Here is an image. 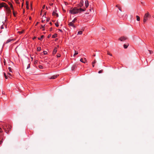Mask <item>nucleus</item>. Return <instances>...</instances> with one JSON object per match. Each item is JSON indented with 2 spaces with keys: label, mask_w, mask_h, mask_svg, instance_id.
<instances>
[{
  "label": "nucleus",
  "mask_w": 154,
  "mask_h": 154,
  "mask_svg": "<svg viewBox=\"0 0 154 154\" xmlns=\"http://www.w3.org/2000/svg\"><path fill=\"white\" fill-rule=\"evenodd\" d=\"M76 20L77 19L76 18H75L72 22H70L69 23L68 25L70 27H72L73 29H74L76 28V26L75 24V23L76 21Z\"/></svg>",
  "instance_id": "nucleus-1"
},
{
  "label": "nucleus",
  "mask_w": 154,
  "mask_h": 154,
  "mask_svg": "<svg viewBox=\"0 0 154 154\" xmlns=\"http://www.w3.org/2000/svg\"><path fill=\"white\" fill-rule=\"evenodd\" d=\"M69 12L72 14H75L77 13V8L74 7L69 10Z\"/></svg>",
  "instance_id": "nucleus-2"
},
{
  "label": "nucleus",
  "mask_w": 154,
  "mask_h": 154,
  "mask_svg": "<svg viewBox=\"0 0 154 154\" xmlns=\"http://www.w3.org/2000/svg\"><path fill=\"white\" fill-rule=\"evenodd\" d=\"M149 16V13H147L144 16L143 22L144 23H145L147 20H148V18Z\"/></svg>",
  "instance_id": "nucleus-3"
},
{
  "label": "nucleus",
  "mask_w": 154,
  "mask_h": 154,
  "mask_svg": "<svg viewBox=\"0 0 154 154\" xmlns=\"http://www.w3.org/2000/svg\"><path fill=\"white\" fill-rule=\"evenodd\" d=\"M6 128H5L4 127V129L5 132L6 133H9V130H6V129L8 130L9 129L10 130L11 129V128L12 127L10 125H7L6 126Z\"/></svg>",
  "instance_id": "nucleus-4"
},
{
  "label": "nucleus",
  "mask_w": 154,
  "mask_h": 154,
  "mask_svg": "<svg viewBox=\"0 0 154 154\" xmlns=\"http://www.w3.org/2000/svg\"><path fill=\"white\" fill-rule=\"evenodd\" d=\"M6 8V11L7 13V14H10L11 13V11L10 8L7 6H5Z\"/></svg>",
  "instance_id": "nucleus-5"
},
{
  "label": "nucleus",
  "mask_w": 154,
  "mask_h": 154,
  "mask_svg": "<svg viewBox=\"0 0 154 154\" xmlns=\"http://www.w3.org/2000/svg\"><path fill=\"white\" fill-rule=\"evenodd\" d=\"M127 39L126 37H121L119 38V40H120L121 41H124Z\"/></svg>",
  "instance_id": "nucleus-6"
},
{
  "label": "nucleus",
  "mask_w": 154,
  "mask_h": 154,
  "mask_svg": "<svg viewBox=\"0 0 154 154\" xmlns=\"http://www.w3.org/2000/svg\"><path fill=\"white\" fill-rule=\"evenodd\" d=\"M84 30V29L82 28L81 30H79L78 32V35H82V32Z\"/></svg>",
  "instance_id": "nucleus-7"
},
{
  "label": "nucleus",
  "mask_w": 154,
  "mask_h": 154,
  "mask_svg": "<svg viewBox=\"0 0 154 154\" xmlns=\"http://www.w3.org/2000/svg\"><path fill=\"white\" fill-rule=\"evenodd\" d=\"M85 9H82V8H80L79 9L78 8V10H77L78 13H80L82 11H85Z\"/></svg>",
  "instance_id": "nucleus-8"
},
{
  "label": "nucleus",
  "mask_w": 154,
  "mask_h": 154,
  "mask_svg": "<svg viewBox=\"0 0 154 154\" xmlns=\"http://www.w3.org/2000/svg\"><path fill=\"white\" fill-rule=\"evenodd\" d=\"M80 61L83 63H85V62L86 61V59L85 58H84L83 59L82 58H81L80 59Z\"/></svg>",
  "instance_id": "nucleus-9"
},
{
  "label": "nucleus",
  "mask_w": 154,
  "mask_h": 154,
  "mask_svg": "<svg viewBox=\"0 0 154 154\" xmlns=\"http://www.w3.org/2000/svg\"><path fill=\"white\" fill-rule=\"evenodd\" d=\"M83 0H81L80 2V3L79 4V6L78 5V6L80 7H82L83 5Z\"/></svg>",
  "instance_id": "nucleus-10"
},
{
  "label": "nucleus",
  "mask_w": 154,
  "mask_h": 154,
  "mask_svg": "<svg viewBox=\"0 0 154 154\" xmlns=\"http://www.w3.org/2000/svg\"><path fill=\"white\" fill-rule=\"evenodd\" d=\"M85 6L86 8H87L89 5L88 2V1H86L85 2Z\"/></svg>",
  "instance_id": "nucleus-11"
},
{
  "label": "nucleus",
  "mask_w": 154,
  "mask_h": 154,
  "mask_svg": "<svg viewBox=\"0 0 154 154\" xmlns=\"http://www.w3.org/2000/svg\"><path fill=\"white\" fill-rule=\"evenodd\" d=\"M13 40H14V39H8L7 40V41L6 42V44L10 42H11L12 41H13Z\"/></svg>",
  "instance_id": "nucleus-12"
},
{
  "label": "nucleus",
  "mask_w": 154,
  "mask_h": 154,
  "mask_svg": "<svg viewBox=\"0 0 154 154\" xmlns=\"http://www.w3.org/2000/svg\"><path fill=\"white\" fill-rule=\"evenodd\" d=\"M57 51V48H54V51H53V54H55L56 53V52Z\"/></svg>",
  "instance_id": "nucleus-13"
},
{
  "label": "nucleus",
  "mask_w": 154,
  "mask_h": 154,
  "mask_svg": "<svg viewBox=\"0 0 154 154\" xmlns=\"http://www.w3.org/2000/svg\"><path fill=\"white\" fill-rule=\"evenodd\" d=\"M58 75H54L53 76H52L51 78H50V79H54L56 78Z\"/></svg>",
  "instance_id": "nucleus-14"
},
{
  "label": "nucleus",
  "mask_w": 154,
  "mask_h": 154,
  "mask_svg": "<svg viewBox=\"0 0 154 154\" xmlns=\"http://www.w3.org/2000/svg\"><path fill=\"white\" fill-rule=\"evenodd\" d=\"M96 61L95 60V59L94 60V61L92 63V66L93 67H94V64L96 63Z\"/></svg>",
  "instance_id": "nucleus-15"
},
{
  "label": "nucleus",
  "mask_w": 154,
  "mask_h": 154,
  "mask_svg": "<svg viewBox=\"0 0 154 154\" xmlns=\"http://www.w3.org/2000/svg\"><path fill=\"white\" fill-rule=\"evenodd\" d=\"M136 17L137 18V20L138 21H139L140 20V17L138 16H136Z\"/></svg>",
  "instance_id": "nucleus-16"
},
{
  "label": "nucleus",
  "mask_w": 154,
  "mask_h": 154,
  "mask_svg": "<svg viewBox=\"0 0 154 154\" xmlns=\"http://www.w3.org/2000/svg\"><path fill=\"white\" fill-rule=\"evenodd\" d=\"M128 44L127 45L126 44H124V47L125 48H128Z\"/></svg>",
  "instance_id": "nucleus-17"
},
{
  "label": "nucleus",
  "mask_w": 154,
  "mask_h": 154,
  "mask_svg": "<svg viewBox=\"0 0 154 154\" xmlns=\"http://www.w3.org/2000/svg\"><path fill=\"white\" fill-rule=\"evenodd\" d=\"M44 37V35H42L41 36V37L40 38H38V39L39 40H42V39L43 37Z\"/></svg>",
  "instance_id": "nucleus-18"
},
{
  "label": "nucleus",
  "mask_w": 154,
  "mask_h": 154,
  "mask_svg": "<svg viewBox=\"0 0 154 154\" xmlns=\"http://www.w3.org/2000/svg\"><path fill=\"white\" fill-rule=\"evenodd\" d=\"M9 5H10V7L13 10H14L13 8V6L12 5V4L11 3H10L9 4Z\"/></svg>",
  "instance_id": "nucleus-19"
},
{
  "label": "nucleus",
  "mask_w": 154,
  "mask_h": 154,
  "mask_svg": "<svg viewBox=\"0 0 154 154\" xmlns=\"http://www.w3.org/2000/svg\"><path fill=\"white\" fill-rule=\"evenodd\" d=\"M8 69H9V72H12L11 68V67H9L8 68Z\"/></svg>",
  "instance_id": "nucleus-20"
},
{
  "label": "nucleus",
  "mask_w": 154,
  "mask_h": 154,
  "mask_svg": "<svg viewBox=\"0 0 154 154\" xmlns=\"http://www.w3.org/2000/svg\"><path fill=\"white\" fill-rule=\"evenodd\" d=\"M57 35L56 34H55L53 35L52 36V38H55L57 37Z\"/></svg>",
  "instance_id": "nucleus-21"
},
{
  "label": "nucleus",
  "mask_w": 154,
  "mask_h": 154,
  "mask_svg": "<svg viewBox=\"0 0 154 154\" xmlns=\"http://www.w3.org/2000/svg\"><path fill=\"white\" fill-rule=\"evenodd\" d=\"M41 50V48L40 47H38L37 48V51H40Z\"/></svg>",
  "instance_id": "nucleus-22"
},
{
  "label": "nucleus",
  "mask_w": 154,
  "mask_h": 154,
  "mask_svg": "<svg viewBox=\"0 0 154 154\" xmlns=\"http://www.w3.org/2000/svg\"><path fill=\"white\" fill-rule=\"evenodd\" d=\"M24 32V30H23L22 31H19L18 33H19L20 34H21L22 33H23V32Z\"/></svg>",
  "instance_id": "nucleus-23"
},
{
  "label": "nucleus",
  "mask_w": 154,
  "mask_h": 154,
  "mask_svg": "<svg viewBox=\"0 0 154 154\" xmlns=\"http://www.w3.org/2000/svg\"><path fill=\"white\" fill-rule=\"evenodd\" d=\"M107 54L108 55H110V56H112V54H110L109 52L108 51H107Z\"/></svg>",
  "instance_id": "nucleus-24"
},
{
  "label": "nucleus",
  "mask_w": 154,
  "mask_h": 154,
  "mask_svg": "<svg viewBox=\"0 0 154 154\" xmlns=\"http://www.w3.org/2000/svg\"><path fill=\"white\" fill-rule=\"evenodd\" d=\"M75 67V66H72V70H73L74 69Z\"/></svg>",
  "instance_id": "nucleus-25"
},
{
  "label": "nucleus",
  "mask_w": 154,
  "mask_h": 154,
  "mask_svg": "<svg viewBox=\"0 0 154 154\" xmlns=\"http://www.w3.org/2000/svg\"><path fill=\"white\" fill-rule=\"evenodd\" d=\"M4 75L5 79H7L8 78L7 76L6 75V74L5 73H4Z\"/></svg>",
  "instance_id": "nucleus-26"
},
{
  "label": "nucleus",
  "mask_w": 154,
  "mask_h": 154,
  "mask_svg": "<svg viewBox=\"0 0 154 154\" xmlns=\"http://www.w3.org/2000/svg\"><path fill=\"white\" fill-rule=\"evenodd\" d=\"M4 6L3 5V4H1L0 5V9L2 8L3 7H4Z\"/></svg>",
  "instance_id": "nucleus-27"
},
{
  "label": "nucleus",
  "mask_w": 154,
  "mask_h": 154,
  "mask_svg": "<svg viewBox=\"0 0 154 154\" xmlns=\"http://www.w3.org/2000/svg\"><path fill=\"white\" fill-rule=\"evenodd\" d=\"M103 71V70H100V71H99L98 72V73H101Z\"/></svg>",
  "instance_id": "nucleus-28"
},
{
  "label": "nucleus",
  "mask_w": 154,
  "mask_h": 154,
  "mask_svg": "<svg viewBox=\"0 0 154 154\" xmlns=\"http://www.w3.org/2000/svg\"><path fill=\"white\" fill-rule=\"evenodd\" d=\"M148 51L149 52V53L150 54H152L153 53V51H152L149 50Z\"/></svg>",
  "instance_id": "nucleus-29"
},
{
  "label": "nucleus",
  "mask_w": 154,
  "mask_h": 154,
  "mask_svg": "<svg viewBox=\"0 0 154 154\" xmlns=\"http://www.w3.org/2000/svg\"><path fill=\"white\" fill-rule=\"evenodd\" d=\"M39 68L40 69H42L43 68V66H41V65H39Z\"/></svg>",
  "instance_id": "nucleus-30"
},
{
  "label": "nucleus",
  "mask_w": 154,
  "mask_h": 154,
  "mask_svg": "<svg viewBox=\"0 0 154 154\" xmlns=\"http://www.w3.org/2000/svg\"><path fill=\"white\" fill-rule=\"evenodd\" d=\"M56 14L55 11H54L52 13V14L53 15H54Z\"/></svg>",
  "instance_id": "nucleus-31"
},
{
  "label": "nucleus",
  "mask_w": 154,
  "mask_h": 154,
  "mask_svg": "<svg viewBox=\"0 0 154 154\" xmlns=\"http://www.w3.org/2000/svg\"><path fill=\"white\" fill-rule=\"evenodd\" d=\"M55 25L57 27H58L59 26L57 22L55 23Z\"/></svg>",
  "instance_id": "nucleus-32"
},
{
  "label": "nucleus",
  "mask_w": 154,
  "mask_h": 154,
  "mask_svg": "<svg viewBox=\"0 0 154 154\" xmlns=\"http://www.w3.org/2000/svg\"><path fill=\"white\" fill-rule=\"evenodd\" d=\"M43 52L45 55L47 54V52L46 51H44Z\"/></svg>",
  "instance_id": "nucleus-33"
},
{
  "label": "nucleus",
  "mask_w": 154,
  "mask_h": 154,
  "mask_svg": "<svg viewBox=\"0 0 154 154\" xmlns=\"http://www.w3.org/2000/svg\"><path fill=\"white\" fill-rule=\"evenodd\" d=\"M30 64H29L28 65V66H27V69L29 68H30Z\"/></svg>",
  "instance_id": "nucleus-34"
},
{
  "label": "nucleus",
  "mask_w": 154,
  "mask_h": 154,
  "mask_svg": "<svg viewBox=\"0 0 154 154\" xmlns=\"http://www.w3.org/2000/svg\"><path fill=\"white\" fill-rule=\"evenodd\" d=\"M76 54H77V53H76V51H75V53L73 55V56H75Z\"/></svg>",
  "instance_id": "nucleus-35"
},
{
  "label": "nucleus",
  "mask_w": 154,
  "mask_h": 154,
  "mask_svg": "<svg viewBox=\"0 0 154 154\" xmlns=\"http://www.w3.org/2000/svg\"><path fill=\"white\" fill-rule=\"evenodd\" d=\"M119 8V10L120 11H122V8H120V7H119V8Z\"/></svg>",
  "instance_id": "nucleus-36"
},
{
  "label": "nucleus",
  "mask_w": 154,
  "mask_h": 154,
  "mask_svg": "<svg viewBox=\"0 0 154 154\" xmlns=\"http://www.w3.org/2000/svg\"><path fill=\"white\" fill-rule=\"evenodd\" d=\"M60 54H57V57H60Z\"/></svg>",
  "instance_id": "nucleus-37"
},
{
  "label": "nucleus",
  "mask_w": 154,
  "mask_h": 154,
  "mask_svg": "<svg viewBox=\"0 0 154 154\" xmlns=\"http://www.w3.org/2000/svg\"><path fill=\"white\" fill-rule=\"evenodd\" d=\"M37 60H35L34 62V64H36V63H37Z\"/></svg>",
  "instance_id": "nucleus-38"
},
{
  "label": "nucleus",
  "mask_w": 154,
  "mask_h": 154,
  "mask_svg": "<svg viewBox=\"0 0 154 154\" xmlns=\"http://www.w3.org/2000/svg\"><path fill=\"white\" fill-rule=\"evenodd\" d=\"M1 29H3L4 28V27H3V25H2L1 26Z\"/></svg>",
  "instance_id": "nucleus-39"
},
{
  "label": "nucleus",
  "mask_w": 154,
  "mask_h": 154,
  "mask_svg": "<svg viewBox=\"0 0 154 154\" xmlns=\"http://www.w3.org/2000/svg\"><path fill=\"white\" fill-rule=\"evenodd\" d=\"M51 35H49L48 36V38H49L51 37Z\"/></svg>",
  "instance_id": "nucleus-40"
},
{
  "label": "nucleus",
  "mask_w": 154,
  "mask_h": 154,
  "mask_svg": "<svg viewBox=\"0 0 154 154\" xmlns=\"http://www.w3.org/2000/svg\"><path fill=\"white\" fill-rule=\"evenodd\" d=\"M8 75H10H10H11V73H9V72H8Z\"/></svg>",
  "instance_id": "nucleus-41"
},
{
  "label": "nucleus",
  "mask_w": 154,
  "mask_h": 154,
  "mask_svg": "<svg viewBox=\"0 0 154 154\" xmlns=\"http://www.w3.org/2000/svg\"><path fill=\"white\" fill-rule=\"evenodd\" d=\"M44 26H43L42 25H41V28H43L44 27Z\"/></svg>",
  "instance_id": "nucleus-42"
},
{
  "label": "nucleus",
  "mask_w": 154,
  "mask_h": 154,
  "mask_svg": "<svg viewBox=\"0 0 154 154\" xmlns=\"http://www.w3.org/2000/svg\"><path fill=\"white\" fill-rule=\"evenodd\" d=\"M2 141H0V144H2Z\"/></svg>",
  "instance_id": "nucleus-43"
},
{
  "label": "nucleus",
  "mask_w": 154,
  "mask_h": 154,
  "mask_svg": "<svg viewBox=\"0 0 154 154\" xmlns=\"http://www.w3.org/2000/svg\"><path fill=\"white\" fill-rule=\"evenodd\" d=\"M56 16H57V17H58V14H57V13L56 14Z\"/></svg>",
  "instance_id": "nucleus-44"
},
{
  "label": "nucleus",
  "mask_w": 154,
  "mask_h": 154,
  "mask_svg": "<svg viewBox=\"0 0 154 154\" xmlns=\"http://www.w3.org/2000/svg\"><path fill=\"white\" fill-rule=\"evenodd\" d=\"M13 14H14V15L15 16V14H14V10H13Z\"/></svg>",
  "instance_id": "nucleus-45"
},
{
  "label": "nucleus",
  "mask_w": 154,
  "mask_h": 154,
  "mask_svg": "<svg viewBox=\"0 0 154 154\" xmlns=\"http://www.w3.org/2000/svg\"><path fill=\"white\" fill-rule=\"evenodd\" d=\"M45 5H44L43 6V7H42V8H43V9H44L45 8Z\"/></svg>",
  "instance_id": "nucleus-46"
},
{
  "label": "nucleus",
  "mask_w": 154,
  "mask_h": 154,
  "mask_svg": "<svg viewBox=\"0 0 154 154\" xmlns=\"http://www.w3.org/2000/svg\"><path fill=\"white\" fill-rule=\"evenodd\" d=\"M38 22H37L36 23V24H35V26H37V25H38Z\"/></svg>",
  "instance_id": "nucleus-47"
},
{
  "label": "nucleus",
  "mask_w": 154,
  "mask_h": 154,
  "mask_svg": "<svg viewBox=\"0 0 154 154\" xmlns=\"http://www.w3.org/2000/svg\"><path fill=\"white\" fill-rule=\"evenodd\" d=\"M2 129H1V130L0 129V132L1 133L2 132Z\"/></svg>",
  "instance_id": "nucleus-48"
},
{
  "label": "nucleus",
  "mask_w": 154,
  "mask_h": 154,
  "mask_svg": "<svg viewBox=\"0 0 154 154\" xmlns=\"http://www.w3.org/2000/svg\"><path fill=\"white\" fill-rule=\"evenodd\" d=\"M36 38V37H34L33 38V39H35V38Z\"/></svg>",
  "instance_id": "nucleus-49"
},
{
  "label": "nucleus",
  "mask_w": 154,
  "mask_h": 154,
  "mask_svg": "<svg viewBox=\"0 0 154 154\" xmlns=\"http://www.w3.org/2000/svg\"><path fill=\"white\" fill-rule=\"evenodd\" d=\"M53 5V3H52V4H50V5Z\"/></svg>",
  "instance_id": "nucleus-50"
},
{
  "label": "nucleus",
  "mask_w": 154,
  "mask_h": 154,
  "mask_svg": "<svg viewBox=\"0 0 154 154\" xmlns=\"http://www.w3.org/2000/svg\"><path fill=\"white\" fill-rule=\"evenodd\" d=\"M52 28H51L50 29V31H52Z\"/></svg>",
  "instance_id": "nucleus-51"
},
{
  "label": "nucleus",
  "mask_w": 154,
  "mask_h": 154,
  "mask_svg": "<svg viewBox=\"0 0 154 154\" xmlns=\"http://www.w3.org/2000/svg\"><path fill=\"white\" fill-rule=\"evenodd\" d=\"M49 21V19H47V21Z\"/></svg>",
  "instance_id": "nucleus-52"
},
{
  "label": "nucleus",
  "mask_w": 154,
  "mask_h": 154,
  "mask_svg": "<svg viewBox=\"0 0 154 154\" xmlns=\"http://www.w3.org/2000/svg\"><path fill=\"white\" fill-rule=\"evenodd\" d=\"M59 30L60 31V32H62V30L61 29H59Z\"/></svg>",
  "instance_id": "nucleus-53"
},
{
  "label": "nucleus",
  "mask_w": 154,
  "mask_h": 154,
  "mask_svg": "<svg viewBox=\"0 0 154 154\" xmlns=\"http://www.w3.org/2000/svg\"><path fill=\"white\" fill-rule=\"evenodd\" d=\"M44 20H42V22H44Z\"/></svg>",
  "instance_id": "nucleus-54"
},
{
  "label": "nucleus",
  "mask_w": 154,
  "mask_h": 154,
  "mask_svg": "<svg viewBox=\"0 0 154 154\" xmlns=\"http://www.w3.org/2000/svg\"><path fill=\"white\" fill-rule=\"evenodd\" d=\"M28 5H27V7H26V8H27V9H28V6H27Z\"/></svg>",
  "instance_id": "nucleus-55"
},
{
  "label": "nucleus",
  "mask_w": 154,
  "mask_h": 154,
  "mask_svg": "<svg viewBox=\"0 0 154 154\" xmlns=\"http://www.w3.org/2000/svg\"><path fill=\"white\" fill-rule=\"evenodd\" d=\"M116 7H118V5H117L116 6Z\"/></svg>",
  "instance_id": "nucleus-56"
},
{
  "label": "nucleus",
  "mask_w": 154,
  "mask_h": 154,
  "mask_svg": "<svg viewBox=\"0 0 154 154\" xmlns=\"http://www.w3.org/2000/svg\"><path fill=\"white\" fill-rule=\"evenodd\" d=\"M31 58L32 59V60H33V58L32 57H31Z\"/></svg>",
  "instance_id": "nucleus-57"
},
{
  "label": "nucleus",
  "mask_w": 154,
  "mask_h": 154,
  "mask_svg": "<svg viewBox=\"0 0 154 154\" xmlns=\"http://www.w3.org/2000/svg\"><path fill=\"white\" fill-rule=\"evenodd\" d=\"M31 17H29V19H30V20H31Z\"/></svg>",
  "instance_id": "nucleus-58"
},
{
  "label": "nucleus",
  "mask_w": 154,
  "mask_h": 154,
  "mask_svg": "<svg viewBox=\"0 0 154 154\" xmlns=\"http://www.w3.org/2000/svg\"><path fill=\"white\" fill-rule=\"evenodd\" d=\"M2 94H5L3 91L2 92Z\"/></svg>",
  "instance_id": "nucleus-59"
},
{
  "label": "nucleus",
  "mask_w": 154,
  "mask_h": 154,
  "mask_svg": "<svg viewBox=\"0 0 154 154\" xmlns=\"http://www.w3.org/2000/svg\"><path fill=\"white\" fill-rule=\"evenodd\" d=\"M42 11H41V14H40V15H41V14H42Z\"/></svg>",
  "instance_id": "nucleus-60"
},
{
  "label": "nucleus",
  "mask_w": 154,
  "mask_h": 154,
  "mask_svg": "<svg viewBox=\"0 0 154 154\" xmlns=\"http://www.w3.org/2000/svg\"><path fill=\"white\" fill-rule=\"evenodd\" d=\"M46 8L47 9H48V8H47V7H46Z\"/></svg>",
  "instance_id": "nucleus-61"
},
{
  "label": "nucleus",
  "mask_w": 154,
  "mask_h": 154,
  "mask_svg": "<svg viewBox=\"0 0 154 154\" xmlns=\"http://www.w3.org/2000/svg\"><path fill=\"white\" fill-rule=\"evenodd\" d=\"M46 13H45L44 14V15H46Z\"/></svg>",
  "instance_id": "nucleus-62"
},
{
  "label": "nucleus",
  "mask_w": 154,
  "mask_h": 154,
  "mask_svg": "<svg viewBox=\"0 0 154 154\" xmlns=\"http://www.w3.org/2000/svg\"><path fill=\"white\" fill-rule=\"evenodd\" d=\"M153 17L154 18V15L153 16Z\"/></svg>",
  "instance_id": "nucleus-63"
},
{
  "label": "nucleus",
  "mask_w": 154,
  "mask_h": 154,
  "mask_svg": "<svg viewBox=\"0 0 154 154\" xmlns=\"http://www.w3.org/2000/svg\"><path fill=\"white\" fill-rule=\"evenodd\" d=\"M94 56H95V55L94 54Z\"/></svg>",
  "instance_id": "nucleus-64"
}]
</instances>
